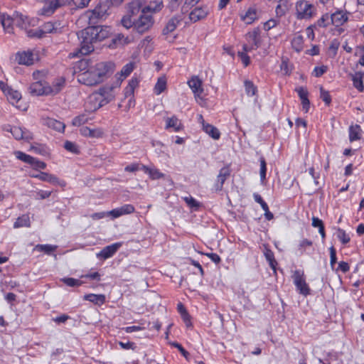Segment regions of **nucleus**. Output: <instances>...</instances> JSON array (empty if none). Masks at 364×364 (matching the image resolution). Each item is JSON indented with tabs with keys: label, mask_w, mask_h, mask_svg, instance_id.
<instances>
[{
	"label": "nucleus",
	"mask_w": 364,
	"mask_h": 364,
	"mask_svg": "<svg viewBox=\"0 0 364 364\" xmlns=\"http://www.w3.org/2000/svg\"><path fill=\"white\" fill-rule=\"evenodd\" d=\"M112 6L109 0H100L97 6L92 11V17L99 19L105 18L109 14V11Z\"/></svg>",
	"instance_id": "obj_10"
},
{
	"label": "nucleus",
	"mask_w": 364,
	"mask_h": 364,
	"mask_svg": "<svg viewBox=\"0 0 364 364\" xmlns=\"http://www.w3.org/2000/svg\"><path fill=\"white\" fill-rule=\"evenodd\" d=\"M33 176L35 177V178H39L41 181H47V182H49V183H50L52 184H60L61 186H64L65 185L64 182L60 183V180L58 179V177H56L54 175L46 173V172H41L39 174L36 175V176Z\"/></svg>",
	"instance_id": "obj_23"
},
{
	"label": "nucleus",
	"mask_w": 364,
	"mask_h": 364,
	"mask_svg": "<svg viewBox=\"0 0 364 364\" xmlns=\"http://www.w3.org/2000/svg\"><path fill=\"white\" fill-rule=\"evenodd\" d=\"M259 34L260 31L258 28H255L252 31L248 32L246 34V39L249 45H243L242 48L245 52H250L259 47L261 43Z\"/></svg>",
	"instance_id": "obj_7"
},
{
	"label": "nucleus",
	"mask_w": 364,
	"mask_h": 364,
	"mask_svg": "<svg viewBox=\"0 0 364 364\" xmlns=\"http://www.w3.org/2000/svg\"><path fill=\"white\" fill-rule=\"evenodd\" d=\"M45 123L48 127L59 132H63L65 127L64 123L53 118L46 119Z\"/></svg>",
	"instance_id": "obj_34"
},
{
	"label": "nucleus",
	"mask_w": 364,
	"mask_h": 364,
	"mask_svg": "<svg viewBox=\"0 0 364 364\" xmlns=\"http://www.w3.org/2000/svg\"><path fill=\"white\" fill-rule=\"evenodd\" d=\"M141 169L143 170L146 173L149 175V177L152 180H156L159 178H164L165 174L161 173L158 168H151L145 165H141Z\"/></svg>",
	"instance_id": "obj_24"
},
{
	"label": "nucleus",
	"mask_w": 364,
	"mask_h": 364,
	"mask_svg": "<svg viewBox=\"0 0 364 364\" xmlns=\"http://www.w3.org/2000/svg\"><path fill=\"white\" fill-rule=\"evenodd\" d=\"M188 84L194 93L195 97H200L203 92V89L202 87V81L198 77L194 76L191 77V79L188 80Z\"/></svg>",
	"instance_id": "obj_20"
},
{
	"label": "nucleus",
	"mask_w": 364,
	"mask_h": 364,
	"mask_svg": "<svg viewBox=\"0 0 364 364\" xmlns=\"http://www.w3.org/2000/svg\"><path fill=\"white\" fill-rule=\"evenodd\" d=\"M264 256L266 259L268 261L270 267L275 272L277 262L274 259V252L269 249H266Z\"/></svg>",
	"instance_id": "obj_43"
},
{
	"label": "nucleus",
	"mask_w": 364,
	"mask_h": 364,
	"mask_svg": "<svg viewBox=\"0 0 364 364\" xmlns=\"http://www.w3.org/2000/svg\"><path fill=\"white\" fill-rule=\"evenodd\" d=\"M183 199L186 202L187 205L193 210H198L199 208L201 206L200 203L197 201L191 196L183 197Z\"/></svg>",
	"instance_id": "obj_41"
},
{
	"label": "nucleus",
	"mask_w": 364,
	"mask_h": 364,
	"mask_svg": "<svg viewBox=\"0 0 364 364\" xmlns=\"http://www.w3.org/2000/svg\"><path fill=\"white\" fill-rule=\"evenodd\" d=\"M114 64L110 62H98L94 66L77 75L80 83L87 86H95L102 82L107 75L113 72Z\"/></svg>",
	"instance_id": "obj_1"
},
{
	"label": "nucleus",
	"mask_w": 364,
	"mask_h": 364,
	"mask_svg": "<svg viewBox=\"0 0 364 364\" xmlns=\"http://www.w3.org/2000/svg\"><path fill=\"white\" fill-rule=\"evenodd\" d=\"M266 172H267V165L266 161L264 158L260 159V181L261 183L264 184V182L266 179Z\"/></svg>",
	"instance_id": "obj_54"
},
{
	"label": "nucleus",
	"mask_w": 364,
	"mask_h": 364,
	"mask_svg": "<svg viewBox=\"0 0 364 364\" xmlns=\"http://www.w3.org/2000/svg\"><path fill=\"white\" fill-rule=\"evenodd\" d=\"M65 84V80L63 77L56 78L53 81L52 85H49L48 84V95H57L58 93H59L62 90V89L64 87Z\"/></svg>",
	"instance_id": "obj_18"
},
{
	"label": "nucleus",
	"mask_w": 364,
	"mask_h": 364,
	"mask_svg": "<svg viewBox=\"0 0 364 364\" xmlns=\"http://www.w3.org/2000/svg\"><path fill=\"white\" fill-rule=\"evenodd\" d=\"M361 129L359 125L350 126L349 127V140L350 141L358 140L360 136Z\"/></svg>",
	"instance_id": "obj_39"
},
{
	"label": "nucleus",
	"mask_w": 364,
	"mask_h": 364,
	"mask_svg": "<svg viewBox=\"0 0 364 364\" xmlns=\"http://www.w3.org/2000/svg\"><path fill=\"white\" fill-rule=\"evenodd\" d=\"M132 16H124L122 19V24L126 28H129L132 26H134V20H132Z\"/></svg>",
	"instance_id": "obj_61"
},
{
	"label": "nucleus",
	"mask_w": 364,
	"mask_h": 364,
	"mask_svg": "<svg viewBox=\"0 0 364 364\" xmlns=\"http://www.w3.org/2000/svg\"><path fill=\"white\" fill-rule=\"evenodd\" d=\"M299 97L301 101L302 109L305 112H307L309 109L310 102L308 99V91L303 87H299L296 89Z\"/></svg>",
	"instance_id": "obj_22"
},
{
	"label": "nucleus",
	"mask_w": 364,
	"mask_h": 364,
	"mask_svg": "<svg viewBox=\"0 0 364 364\" xmlns=\"http://www.w3.org/2000/svg\"><path fill=\"white\" fill-rule=\"evenodd\" d=\"M348 12L338 9L331 14V22L335 26H343L348 20Z\"/></svg>",
	"instance_id": "obj_11"
},
{
	"label": "nucleus",
	"mask_w": 364,
	"mask_h": 364,
	"mask_svg": "<svg viewBox=\"0 0 364 364\" xmlns=\"http://www.w3.org/2000/svg\"><path fill=\"white\" fill-rule=\"evenodd\" d=\"M203 130L214 139H218L220 136L218 129L212 124L203 123Z\"/></svg>",
	"instance_id": "obj_32"
},
{
	"label": "nucleus",
	"mask_w": 364,
	"mask_h": 364,
	"mask_svg": "<svg viewBox=\"0 0 364 364\" xmlns=\"http://www.w3.org/2000/svg\"><path fill=\"white\" fill-rule=\"evenodd\" d=\"M314 7L305 1H298L296 4V15L298 19H309L313 16Z\"/></svg>",
	"instance_id": "obj_6"
},
{
	"label": "nucleus",
	"mask_w": 364,
	"mask_h": 364,
	"mask_svg": "<svg viewBox=\"0 0 364 364\" xmlns=\"http://www.w3.org/2000/svg\"><path fill=\"white\" fill-rule=\"evenodd\" d=\"M134 64L132 63H129L123 66L119 73L116 75L117 82H122L130 75V73L133 71Z\"/></svg>",
	"instance_id": "obj_28"
},
{
	"label": "nucleus",
	"mask_w": 364,
	"mask_h": 364,
	"mask_svg": "<svg viewBox=\"0 0 364 364\" xmlns=\"http://www.w3.org/2000/svg\"><path fill=\"white\" fill-rule=\"evenodd\" d=\"M120 246V243H114L111 245L106 246L97 254V257L103 259H108L114 255Z\"/></svg>",
	"instance_id": "obj_16"
},
{
	"label": "nucleus",
	"mask_w": 364,
	"mask_h": 364,
	"mask_svg": "<svg viewBox=\"0 0 364 364\" xmlns=\"http://www.w3.org/2000/svg\"><path fill=\"white\" fill-rule=\"evenodd\" d=\"M320 97L322 100L326 103V105H329L331 102V97L328 91L325 90L323 87H320Z\"/></svg>",
	"instance_id": "obj_56"
},
{
	"label": "nucleus",
	"mask_w": 364,
	"mask_h": 364,
	"mask_svg": "<svg viewBox=\"0 0 364 364\" xmlns=\"http://www.w3.org/2000/svg\"><path fill=\"white\" fill-rule=\"evenodd\" d=\"M95 31V33L96 34L97 41H101L109 37V29L108 27H102V26H92Z\"/></svg>",
	"instance_id": "obj_29"
},
{
	"label": "nucleus",
	"mask_w": 364,
	"mask_h": 364,
	"mask_svg": "<svg viewBox=\"0 0 364 364\" xmlns=\"http://www.w3.org/2000/svg\"><path fill=\"white\" fill-rule=\"evenodd\" d=\"M337 237L343 245L348 243L350 240L349 235L347 234L345 230L341 228H338L337 230Z\"/></svg>",
	"instance_id": "obj_49"
},
{
	"label": "nucleus",
	"mask_w": 364,
	"mask_h": 364,
	"mask_svg": "<svg viewBox=\"0 0 364 364\" xmlns=\"http://www.w3.org/2000/svg\"><path fill=\"white\" fill-rule=\"evenodd\" d=\"M32 166L35 169H45L46 168V164L42 161L38 160L36 158L33 157V160L29 164Z\"/></svg>",
	"instance_id": "obj_57"
},
{
	"label": "nucleus",
	"mask_w": 364,
	"mask_h": 364,
	"mask_svg": "<svg viewBox=\"0 0 364 364\" xmlns=\"http://www.w3.org/2000/svg\"><path fill=\"white\" fill-rule=\"evenodd\" d=\"M0 87L5 95H7L9 100H14V102H18L21 98V93L16 90H14L11 87L6 85L3 81H0Z\"/></svg>",
	"instance_id": "obj_21"
},
{
	"label": "nucleus",
	"mask_w": 364,
	"mask_h": 364,
	"mask_svg": "<svg viewBox=\"0 0 364 364\" xmlns=\"http://www.w3.org/2000/svg\"><path fill=\"white\" fill-rule=\"evenodd\" d=\"M9 131L17 140L25 139L26 141H29L33 139L32 134L29 131L25 129H23L21 127L16 126L12 127Z\"/></svg>",
	"instance_id": "obj_15"
},
{
	"label": "nucleus",
	"mask_w": 364,
	"mask_h": 364,
	"mask_svg": "<svg viewBox=\"0 0 364 364\" xmlns=\"http://www.w3.org/2000/svg\"><path fill=\"white\" fill-rule=\"evenodd\" d=\"M120 86V82H116L112 85H105L100 87L97 92L92 93L90 98L100 100L97 107H100L107 105L115 97L116 89Z\"/></svg>",
	"instance_id": "obj_3"
},
{
	"label": "nucleus",
	"mask_w": 364,
	"mask_h": 364,
	"mask_svg": "<svg viewBox=\"0 0 364 364\" xmlns=\"http://www.w3.org/2000/svg\"><path fill=\"white\" fill-rule=\"evenodd\" d=\"M95 64H93L90 60L87 59H82L80 60L77 63V67L80 69V72L82 73L87 70H89V68L91 66H94Z\"/></svg>",
	"instance_id": "obj_52"
},
{
	"label": "nucleus",
	"mask_w": 364,
	"mask_h": 364,
	"mask_svg": "<svg viewBox=\"0 0 364 364\" xmlns=\"http://www.w3.org/2000/svg\"><path fill=\"white\" fill-rule=\"evenodd\" d=\"M166 88V78L165 76H161L158 78V80L154 86V92L156 95H160Z\"/></svg>",
	"instance_id": "obj_37"
},
{
	"label": "nucleus",
	"mask_w": 364,
	"mask_h": 364,
	"mask_svg": "<svg viewBox=\"0 0 364 364\" xmlns=\"http://www.w3.org/2000/svg\"><path fill=\"white\" fill-rule=\"evenodd\" d=\"M363 76L364 73L363 72H356L352 75L353 86L360 92H362L364 90L363 81Z\"/></svg>",
	"instance_id": "obj_33"
},
{
	"label": "nucleus",
	"mask_w": 364,
	"mask_h": 364,
	"mask_svg": "<svg viewBox=\"0 0 364 364\" xmlns=\"http://www.w3.org/2000/svg\"><path fill=\"white\" fill-rule=\"evenodd\" d=\"M84 299L100 306L105 302V296L104 294H89L84 296Z\"/></svg>",
	"instance_id": "obj_35"
},
{
	"label": "nucleus",
	"mask_w": 364,
	"mask_h": 364,
	"mask_svg": "<svg viewBox=\"0 0 364 364\" xmlns=\"http://www.w3.org/2000/svg\"><path fill=\"white\" fill-rule=\"evenodd\" d=\"M45 2L44 6L40 10L39 14L44 16H50L54 11L65 5L70 0H42Z\"/></svg>",
	"instance_id": "obj_9"
},
{
	"label": "nucleus",
	"mask_w": 364,
	"mask_h": 364,
	"mask_svg": "<svg viewBox=\"0 0 364 364\" xmlns=\"http://www.w3.org/2000/svg\"><path fill=\"white\" fill-rule=\"evenodd\" d=\"M282 72L285 75H289L292 71V66L289 65L287 58H283L280 65Z\"/></svg>",
	"instance_id": "obj_50"
},
{
	"label": "nucleus",
	"mask_w": 364,
	"mask_h": 364,
	"mask_svg": "<svg viewBox=\"0 0 364 364\" xmlns=\"http://www.w3.org/2000/svg\"><path fill=\"white\" fill-rule=\"evenodd\" d=\"M163 6V0H154L153 1H150L146 6L143 7L142 13H156L161 11Z\"/></svg>",
	"instance_id": "obj_25"
},
{
	"label": "nucleus",
	"mask_w": 364,
	"mask_h": 364,
	"mask_svg": "<svg viewBox=\"0 0 364 364\" xmlns=\"http://www.w3.org/2000/svg\"><path fill=\"white\" fill-rule=\"evenodd\" d=\"M80 132L82 136L92 138H100L103 135V132L100 129H92L87 127H83L80 129Z\"/></svg>",
	"instance_id": "obj_26"
},
{
	"label": "nucleus",
	"mask_w": 364,
	"mask_h": 364,
	"mask_svg": "<svg viewBox=\"0 0 364 364\" xmlns=\"http://www.w3.org/2000/svg\"><path fill=\"white\" fill-rule=\"evenodd\" d=\"M80 41L79 52L82 55H88L94 50V43H97L96 34L92 26H89L77 33Z\"/></svg>",
	"instance_id": "obj_2"
},
{
	"label": "nucleus",
	"mask_w": 364,
	"mask_h": 364,
	"mask_svg": "<svg viewBox=\"0 0 364 364\" xmlns=\"http://www.w3.org/2000/svg\"><path fill=\"white\" fill-rule=\"evenodd\" d=\"M28 226H30V219L29 217L26 215H23L22 216L18 217L14 224V228Z\"/></svg>",
	"instance_id": "obj_42"
},
{
	"label": "nucleus",
	"mask_w": 364,
	"mask_h": 364,
	"mask_svg": "<svg viewBox=\"0 0 364 364\" xmlns=\"http://www.w3.org/2000/svg\"><path fill=\"white\" fill-rule=\"evenodd\" d=\"M35 249L40 252H44L45 253L50 255L51 252L55 251L57 246L52 245H37Z\"/></svg>",
	"instance_id": "obj_45"
},
{
	"label": "nucleus",
	"mask_w": 364,
	"mask_h": 364,
	"mask_svg": "<svg viewBox=\"0 0 364 364\" xmlns=\"http://www.w3.org/2000/svg\"><path fill=\"white\" fill-rule=\"evenodd\" d=\"M328 70V67L326 65H322L320 67H315L313 70V75L316 77H319L321 75H323L326 71Z\"/></svg>",
	"instance_id": "obj_60"
},
{
	"label": "nucleus",
	"mask_w": 364,
	"mask_h": 364,
	"mask_svg": "<svg viewBox=\"0 0 364 364\" xmlns=\"http://www.w3.org/2000/svg\"><path fill=\"white\" fill-rule=\"evenodd\" d=\"M244 85L245 88V92L247 95L249 96H253L257 92V87L255 86L253 82L250 80H246L244 82Z\"/></svg>",
	"instance_id": "obj_44"
},
{
	"label": "nucleus",
	"mask_w": 364,
	"mask_h": 364,
	"mask_svg": "<svg viewBox=\"0 0 364 364\" xmlns=\"http://www.w3.org/2000/svg\"><path fill=\"white\" fill-rule=\"evenodd\" d=\"M154 24V19L151 15L146 13L140 14L137 20L134 19V28L139 33H144L147 31Z\"/></svg>",
	"instance_id": "obj_5"
},
{
	"label": "nucleus",
	"mask_w": 364,
	"mask_h": 364,
	"mask_svg": "<svg viewBox=\"0 0 364 364\" xmlns=\"http://www.w3.org/2000/svg\"><path fill=\"white\" fill-rule=\"evenodd\" d=\"M208 13L209 9L207 6L197 7L190 13L189 17L191 21L196 22L205 18Z\"/></svg>",
	"instance_id": "obj_19"
},
{
	"label": "nucleus",
	"mask_w": 364,
	"mask_h": 364,
	"mask_svg": "<svg viewBox=\"0 0 364 364\" xmlns=\"http://www.w3.org/2000/svg\"><path fill=\"white\" fill-rule=\"evenodd\" d=\"M124 215L130 214L134 212V207L131 204H125L120 207Z\"/></svg>",
	"instance_id": "obj_64"
},
{
	"label": "nucleus",
	"mask_w": 364,
	"mask_h": 364,
	"mask_svg": "<svg viewBox=\"0 0 364 364\" xmlns=\"http://www.w3.org/2000/svg\"><path fill=\"white\" fill-rule=\"evenodd\" d=\"M14 154L18 159H19L26 164H30L31 161H32L33 160V156L28 155L21 151H15Z\"/></svg>",
	"instance_id": "obj_48"
},
{
	"label": "nucleus",
	"mask_w": 364,
	"mask_h": 364,
	"mask_svg": "<svg viewBox=\"0 0 364 364\" xmlns=\"http://www.w3.org/2000/svg\"><path fill=\"white\" fill-rule=\"evenodd\" d=\"M64 148L67 151H68L71 153H73V154L78 153V149H77L76 144L72 141H66L64 144Z\"/></svg>",
	"instance_id": "obj_59"
},
{
	"label": "nucleus",
	"mask_w": 364,
	"mask_h": 364,
	"mask_svg": "<svg viewBox=\"0 0 364 364\" xmlns=\"http://www.w3.org/2000/svg\"><path fill=\"white\" fill-rule=\"evenodd\" d=\"M1 22L4 28L9 29L14 23L13 16L4 14L1 16Z\"/></svg>",
	"instance_id": "obj_47"
},
{
	"label": "nucleus",
	"mask_w": 364,
	"mask_h": 364,
	"mask_svg": "<svg viewBox=\"0 0 364 364\" xmlns=\"http://www.w3.org/2000/svg\"><path fill=\"white\" fill-rule=\"evenodd\" d=\"M294 284L299 294L307 296L310 294V288L306 282L305 277L303 272L296 270L293 274Z\"/></svg>",
	"instance_id": "obj_8"
},
{
	"label": "nucleus",
	"mask_w": 364,
	"mask_h": 364,
	"mask_svg": "<svg viewBox=\"0 0 364 364\" xmlns=\"http://www.w3.org/2000/svg\"><path fill=\"white\" fill-rule=\"evenodd\" d=\"M247 52H245L244 50L242 52H238V56L240 58L242 63L245 67L249 65L250 63V57L247 55Z\"/></svg>",
	"instance_id": "obj_62"
},
{
	"label": "nucleus",
	"mask_w": 364,
	"mask_h": 364,
	"mask_svg": "<svg viewBox=\"0 0 364 364\" xmlns=\"http://www.w3.org/2000/svg\"><path fill=\"white\" fill-rule=\"evenodd\" d=\"M92 118L89 117L88 114L84 113L75 117L72 122L74 126H81L84 124L87 123Z\"/></svg>",
	"instance_id": "obj_40"
},
{
	"label": "nucleus",
	"mask_w": 364,
	"mask_h": 364,
	"mask_svg": "<svg viewBox=\"0 0 364 364\" xmlns=\"http://www.w3.org/2000/svg\"><path fill=\"white\" fill-rule=\"evenodd\" d=\"M13 19L14 23L21 28H26L28 24L27 16L17 11L13 14Z\"/></svg>",
	"instance_id": "obj_30"
},
{
	"label": "nucleus",
	"mask_w": 364,
	"mask_h": 364,
	"mask_svg": "<svg viewBox=\"0 0 364 364\" xmlns=\"http://www.w3.org/2000/svg\"><path fill=\"white\" fill-rule=\"evenodd\" d=\"M139 81L136 78H132L129 80L127 86L124 90V98H129L128 106L130 107L133 104L134 91L138 85Z\"/></svg>",
	"instance_id": "obj_14"
},
{
	"label": "nucleus",
	"mask_w": 364,
	"mask_h": 364,
	"mask_svg": "<svg viewBox=\"0 0 364 364\" xmlns=\"http://www.w3.org/2000/svg\"><path fill=\"white\" fill-rule=\"evenodd\" d=\"M142 3L141 0H136L129 4V12L131 16L137 15L139 12L142 10Z\"/></svg>",
	"instance_id": "obj_36"
},
{
	"label": "nucleus",
	"mask_w": 364,
	"mask_h": 364,
	"mask_svg": "<svg viewBox=\"0 0 364 364\" xmlns=\"http://www.w3.org/2000/svg\"><path fill=\"white\" fill-rule=\"evenodd\" d=\"M61 281L68 287H79L82 284V281L72 277L63 278Z\"/></svg>",
	"instance_id": "obj_53"
},
{
	"label": "nucleus",
	"mask_w": 364,
	"mask_h": 364,
	"mask_svg": "<svg viewBox=\"0 0 364 364\" xmlns=\"http://www.w3.org/2000/svg\"><path fill=\"white\" fill-rule=\"evenodd\" d=\"M31 150L36 154H41L42 156H46L48 154V148L45 145L36 144L31 146Z\"/></svg>",
	"instance_id": "obj_46"
},
{
	"label": "nucleus",
	"mask_w": 364,
	"mask_h": 364,
	"mask_svg": "<svg viewBox=\"0 0 364 364\" xmlns=\"http://www.w3.org/2000/svg\"><path fill=\"white\" fill-rule=\"evenodd\" d=\"M181 20L182 18L181 16H174L171 18L167 23L166 27L164 28V33L168 34L173 32L176 28L177 26L181 21Z\"/></svg>",
	"instance_id": "obj_31"
},
{
	"label": "nucleus",
	"mask_w": 364,
	"mask_h": 364,
	"mask_svg": "<svg viewBox=\"0 0 364 364\" xmlns=\"http://www.w3.org/2000/svg\"><path fill=\"white\" fill-rule=\"evenodd\" d=\"M166 128H173L174 131L178 132L181 129L182 126L180 120L176 117L168 118L166 120Z\"/></svg>",
	"instance_id": "obj_38"
},
{
	"label": "nucleus",
	"mask_w": 364,
	"mask_h": 364,
	"mask_svg": "<svg viewBox=\"0 0 364 364\" xmlns=\"http://www.w3.org/2000/svg\"><path fill=\"white\" fill-rule=\"evenodd\" d=\"M303 38L301 36L294 38L292 40V46L296 51H300L302 48Z\"/></svg>",
	"instance_id": "obj_58"
},
{
	"label": "nucleus",
	"mask_w": 364,
	"mask_h": 364,
	"mask_svg": "<svg viewBox=\"0 0 364 364\" xmlns=\"http://www.w3.org/2000/svg\"><path fill=\"white\" fill-rule=\"evenodd\" d=\"M63 26L60 21H48L39 29V32L45 33H58L61 32Z\"/></svg>",
	"instance_id": "obj_12"
},
{
	"label": "nucleus",
	"mask_w": 364,
	"mask_h": 364,
	"mask_svg": "<svg viewBox=\"0 0 364 364\" xmlns=\"http://www.w3.org/2000/svg\"><path fill=\"white\" fill-rule=\"evenodd\" d=\"M16 61L21 65H30L33 62V55L31 51L18 52L15 58Z\"/></svg>",
	"instance_id": "obj_17"
},
{
	"label": "nucleus",
	"mask_w": 364,
	"mask_h": 364,
	"mask_svg": "<svg viewBox=\"0 0 364 364\" xmlns=\"http://www.w3.org/2000/svg\"><path fill=\"white\" fill-rule=\"evenodd\" d=\"M331 24V14H323L317 21V25L320 27H326Z\"/></svg>",
	"instance_id": "obj_51"
},
{
	"label": "nucleus",
	"mask_w": 364,
	"mask_h": 364,
	"mask_svg": "<svg viewBox=\"0 0 364 364\" xmlns=\"http://www.w3.org/2000/svg\"><path fill=\"white\" fill-rule=\"evenodd\" d=\"M200 0H185L184 4L181 6V11L186 14L188 10L198 4Z\"/></svg>",
	"instance_id": "obj_55"
},
{
	"label": "nucleus",
	"mask_w": 364,
	"mask_h": 364,
	"mask_svg": "<svg viewBox=\"0 0 364 364\" xmlns=\"http://www.w3.org/2000/svg\"><path fill=\"white\" fill-rule=\"evenodd\" d=\"M230 175V170L228 166H224L220 170L214 186L215 191H220L223 189V184Z\"/></svg>",
	"instance_id": "obj_13"
},
{
	"label": "nucleus",
	"mask_w": 364,
	"mask_h": 364,
	"mask_svg": "<svg viewBox=\"0 0 364 364\" xmlns=\"http://www.w3.org/2000/svg\"><path fill=\"white\" fill-rule=\"evenodd\" d=\"M253 197H254V199L255 200L259 203L262 210L264 209H266L268 207V205L267 204V203L262 199V198L261 197L260 195H259L258 193H254L253 194Z\"/></svg>",
	"instance_id": "obj_63"
},
{
	"label": "nucleus",
	"mask_w": 364,
	"mask_h": 364,
	"mask_svg": "<svg viewBox=\"0 0 364 364\" xmlns=\"http://www.w3.org/2000/svg\"><path fill=\"white\" fill-rule=\"evenodd\" d=\"M42 73L35 71L33 73V78L36 82L31 84L29 87L30 92L34 95H48V83L41 80Z\"/></svg>",
	"instance_id": "obj_4"
},
{
	"label": "nucleus",
	"mask_w": 364,
	"mask_h": 364,
	"mask_svg": "<svg viewBox=\"0 0 364 364\" xmlns=\"http://www.w3.org/2000/svg\"><path fill=\"white\" fill-rule=\"evenodd\" d=\"M241 18L247 24L252 23L256 19L258 18V14L256 8H249L245 14L241 16Z\"/></svg>",
	"instance_id": "obj_27"
}]
</instances>
